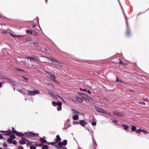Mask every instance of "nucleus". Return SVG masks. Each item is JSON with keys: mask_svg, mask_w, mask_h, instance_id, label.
<instances>
[{"mask_svg": "<svg viewBox=\"0 0 149 149\" xmlns=\"http://www.w3.org/2000/svg\"><path fill=\"white\" fill-rule=\"evenodd\" d=\"M96 111L100 113H104L106 114L111 115V113L104 109H102L99 108L97 107L96 108Z\"/></svg>", "mask_w": 149, "mask_h": 149, "instance_id": "1", "label": "nucleus"}, {"mask_svg": "<svg viewBox=\"0 0 149 149\" xmlns=\"http://www.w3.org/2000/svg\"><path fill=\"white\" fill-rule=\"evenodd\" d=\"M135 132L137 133L141 134L143 133L145 134L148 133L147 131L141 129H139L137 130Z\"/></svg>", "mask_w": 149, "mask_h": 149, "instance_id": "2", "label": "nucleus"}, {"mask_svg": "<svg viewBox=\"0 0 149 149\" xmlns=\"http://www.w3.org/2000/svg\"><path fill=\"white\" fill-rule=\"evenodd\" d=\"M26 58L27 59H29L30 61L32 60L34 62H37L38 61V58L36 57H26Z\"/></svg>", "mask_w": 149, "mask_h": 149, "instance_id": "3", "label": "nucleus"}, {"mask_svg": "<svg viewBox=\"0 0 149 149\" xmlns=\"http://www.w3.org/2000/svg\"><path fill=\"white\" fill-rule=\"evenodd\" d=\"M44 57L45 58L47 59H49L51 60L52 61V62H59L58 61L56 60V59H54V58H53L52 57H50L49 58H48L47 57L44 56Z\"/></svg>", "mask_w": 149, "mask_h": 149, "instance_id": "4", "label": "nucleus"}, {"mask_svg": "<svg viewBox=\"0 0 149 149\" xmlns=\"http://www.w3.org/2000/svg\"><path fill=\"white\" fill-rule=\"evenodd\" d=\"M26 141V139L25 138H22V139L19 141V143L21 144H25Z\"/></svg>", "mask_w": 149, "mask_h": 149, "instance_id": "5", "label": "nucleus"}, {"mask_svg": "<svg viewBox=\"0 0 149 149\" xmlns=\"http://www.w3.org/2000/svg\"><path fill=\"white\" fill-rule=\"evenodd\" d=\"M114 62L115 63H116L117 64H123L122 62L120 59L119 58H117L116 61H115Z\"/></svg>", "mask_w": 149, "mask_h": 149, "instance_id": "6", "label": "nucleus"}, {"mask_svg": "<svg viewBox=\"0 0 149 149\" xmlns=\"http://www.w3.org/2000/svg\"><path fill=\"white\" fill-rule=\"evenodd\" d=\"M13 132L14 134H15L16 132L17 135L19 136L22 137L24 136V134H23L20 133H19L18 132H17L14 130H13Z\"/></svg>", "mask_w": 149, "mask_h": 149, "instance_id": "7", "label": "nucleus"}, {"mask_svg": "<svg viewBox=\"0 0 149 149\" xmlns=\"http://www.w3.org/2000/svg\"><path fill=\"white\" fill-rule=\"evenodd\" d=\"M79 123L81 125L83 126H85L86 125V123L84 120H80L79 121Z\"/></svg>", "mask_w": 149, "mask_h": 149, "instance_id": "8", "label": "nucleus"}, {"mask_svg": "<svg viewBox=\"0 0 149 149\" xmlns=\"http://www.w3.org/2000/svg\"><path fill=\"white\" fill-rule=\"evenodd\" d=\"M28 134L31 137H33L35 136H38V134H35L34 133L31 132H29L28 133Z\"/></svg>", "mask_w": 149, "mask_h": 149, "instance_id": "9", "label": "nucleus"}, {"mask_svg": "<svg viewBox=\"0 0 149 149\" xmlns=\"http://www.w3.org/2000/svg\"><path fill=\"white\" fill-rule=\"evenodd\" d=\"M56 78V77L55 76L54 74H52V76H51V79L53 81H54L55 82L57 83H58V81L55 79Z\"/></svg>", "mask_w": 149, "mask_h": 149, "instance_id": "10", "label": "nucleus"}, {"mask_svg": "<svg viewBox=\"0 0 149 149\" xmlns=\"http://www.w3.org/2000/svg\"><path fill=\"white\" fill-rule=\"evenodd\" d=\"M10 34L11 36H13L14 37H15V38H17V37H22V38H24V36H23V35H14L12 34L11 33H10Z\"/></svg>", "mask_w": 149, "mask_h": 149, "instance_id": "11", "label": "nucleus"}, {"mask_svg": "<svg viewBox=\"0 0 149 149\" xmlns=\"http://www.w3.org/2000/svg\"><path fill=\"white\" fill-rule=\"evenodd\" d=\"M30 45H35L38 46L39 45V44L37 42H31L29 43Z\"/></svg>", "mask_w": 149, "mask_h": 149, "instance_id": "12", "label": "nucleus"}, {"mask_svg": "<svg viewBox=\"0 0 149 149\" xmlns=\"http://www.w3.org/2000/svg\"><path fill=\"white\" fill-rule=\"evenodd\" d=\"M79 118V116L77 114H75L73 117V119L74 120H76L78 119Z\"/></svg>", "mask_w": 149, "mask_h": 149, "instance_id": "13", "label": "nucleus"}, {"mask_svg": "<svg viewBox=\"0 0 149 149\" xmlns=\"http://www.w3.org/2000/svg\"><path fill=\"white\" fill-rule=\"evenodd\" d=\"M126 34L127 36H129L130 34V31L129 28L127 29Z\"/></svg>", "mask_w": 149, "mask_h": 149, "instance_id": "14", "label": "nucleus"}, {"mask_svg": "<svg viewBox=\"0 0 149 149\" xmlns=\"http://www.w3.org/2000/svg\"><path fill=\"white\" fill-rule=\"evenodd\" d=\"M32 40V38L31 37H29L27 38H26L25 39V42H27L31 41Z\"/></svg>", "mask_w": 149, "mask_h": 149, "instance_id": "15", "label": "nucleus"}, {"mask_svg": "<svg viewBox=\"0 0 149 149\" xmlns=\"http://www.w3.org/2000/svg\"><path fill=\"white\" fill-rule=\"evenodd\" d=\"M39 91L38 90H35L33 91V95H34L36 94H37L39 93Z\"/></svg>", "mask_w": 149, "mask_h": 149, "instance_id": "16", "label": "nucleus"}, {"mask_svg": "<svg viewBox=\"0 0 149 149\" xmlns=\"http://www.w3.org/2000/svg\"><path fill=\"white\" fill-rule=\"evenodd\" d=\"M40 141L41 142H42V143H45L47 142V141L46 140H45V139H44L42 138H40Z\"/></svg>", "mask_w": 149, "mask_h": 149, "instance_id": "17", "label": "nucleus"}, {"mask_svg": "<svg viewBox=\"0 0 149 149\" xmlns=\"http://www.w3.org/2000/svg\"><path fill=\"white\" fill-rule=\"evenodd\" d=\"M137 130H136V127L135 126H132L131 128V130L132 131H134L135 130L136 131Z\"/></svg>", "mask_w": 149, "mask_h": 149, "instance_id": "18", "label": "nucleus"}, {"mask_svg": "<svg viewBox=\"0 0 149 149\" xmlns=\"http://www.w3.org/2000/svg\"><path fill=\"white\" fill-rule=\"evenodd\" d=\"M122 126L124 127L125 130H126L129 128V126L125 125H122Z\"/></svg>", "mask_w": 149, "mask_h": 149, "instance_id": "19", "label": "nucleus"}, {"mask_svg": "<svg viewBox=\"0 0 149 149\" xmlns=\"http://www.w3.org/2000/svg\"><path fill=\"white\" fill-rule=\"evenodd\" d=\"M61 140V139L60 137L59 136V135H57L56 136V141H60Z\"/></svg>", "mask_w": 149, "mask_h": 149, "instance_id": "20", "label": "nucleus"}, {"mask_svg": "<svg viewBox=\"0 0 149 149\" xmlns=\"http://www.w3.org/2000/svg\"><path fill=\"white\" fill-rule=\"evenodd\" d=\"M77 99V100L79 102H80L81 103H82L83 102V100H82V99H81L80 97H78Z\"/></svg>", "mask_w": 149, "mask_h": 149, "instance_id": "21", "label": "nucleus"}, {"mask_svg": "<svg viewBox=\"0 0 149 149\" xmlns=\"http://www.w3.org/2000/svg\"><path fill=\"white\" fill-rule=\"evenodd\" d=\"M33 31L31 30H26V32L27 33H30V34H32Z\"/></svg>", "mask_w": 149, "mask_h": 149, "instance_id": "22", "label": "nucleus"}, {"mask_svg": "<svg viewBox=\"0 0 149 149\" xmlns=\"http://www.w3.org/2000/svg\"><path fill=\"white\" fill-rule=\"evenodd\" d=\"M73 113L74 114H77V115L79 114V113L78 112V111L74 110H72Z\"/></svg>", "mask_w": 149, "mask_h": 149, "instance_id": "23", "label": "nucleus"}, {"mask_svg": "<svg viewBox=\"0 0 149 149\" xmlns=\"http://www.w3.org/2000/svg\"><path fill=\"white\" fill-rule=\"evenodd\" d=\"M33 91H29L28 92V94L29 95H33Z\"/></svg>", "mask_w": 149, "mask_h": 149, "instance_id": "24", "label": "nucleus"}, {"mask_svg": "<svg viewBox=\"0 0 149 149\" xmlns=\"http://www.w3.org/2000/svg\"><path fill=\"white\" fill-rule=\"evenodd\" d=\"M67 141L66 140H64L63 142V145L64 146H65L67 144Z\"/></svg>", "mask_w": 149, "mask_h": 149, "instance_id": "25", "label": "nucleus"}, {"mask_svg": "<svg viewBox=\"0 0 149 149\" xmlns=\"http://www.w3.org/2000/svg\"><path fill=\"white\" fill-rule=\"evenodd\" d=\"M33 32H34V34H33V35L34 36H37L38 35V32L37 31H33Z\"/></svg>", "mask_w": 149, "mask_h": 149, "instance_id": "26", "label": "nucleus"}, {"mask_svg": "<svg viewBox=\"0 0 149 149\" xmlns=\"http://www.w3.org/2000/svg\"><path fill=\"white\" fill-rule=\"evenodd\" d=\"M48 148V147L47 145H45L42 147V149H47Z\"/></svg>", "mask_w": 149, "mask_h": 149, "instance_id": "27", "label": "nucleus"}, {"mask_svg": "<svg viewBox=\"0 0 149 149\" xmlns=\"http://www.w3.org/2000/svg\"><path fill=\"white\" fill-rule=\"evenodd\" d=\"M52 104L54 106H56L57 105V104L56 102H52Z\"/></svg>", "mask_w": 149, "mask_h": 149, "instance_id": "28", "label": "nucleus"}, {"mask_svg": "<svg viewBox=\"0 0 149 149\" xmlns=\"http://www.w3.org/2000/svg\"><path fill=\"white\" fill-rule=\"evenodd\" d=\"M117 115L119 116L120 117H122L123 115V114L120 113L118 112L117 114Z\"/></svg>", "mask_w": 149, "mask_h": 149, "instance_id": "29", "label": "nucleus"}, {"mask_svg": "<svg viewBox=\"0 0 149 149\" xmlns=\"http://www.w3.org/2000/svg\"><path fill=\"white\" fill-rule=\"evenodd\" d=\"M11 132H7L5 133V134L7 135H9L10 134Z\"/></svg>", "mask_w": 149, "mask_h": 149, "instance_id": "30", "label": "nucleus"}, {"mask_svg": "<svg viewBox=\"0 0 149 149\" xmlns=\"http://www.w3.org/2000/svg\"><path fill=\"white\" fill-rule=\"evenodd\" d=\"M30 148L31 149H36V147L33 146H30Z\"/></svg>", "mask_w": 149, "mask_h": 149, "instance_id": "31", "label": "nucleus"}, {"mask_svg": "<svg viewBox=\"0 0 149 149\" xmlns=\"http://www.w3.org/2000/svg\"><path fill=\"white\" fill-rule=\"evenodd\" d=\"M7 141L10 143H12V141L11 139H8Z\"/></svg>", "mask_w": 149, "mask_h": 149, "instance_id": "32", "label": "nucleus"}, {"mask_svg": "<svg viewBox=\"0 0 149 149\" xmlns=\"http://www.w3.org/2000/svg\"><path fill=\"white\" fill-rule=\"evenodd\" d=\"M92 125H95L96 124V122L95 121H93L92 123Z\"/></svg>", "mask_w": 149, "mask_h": 149, "instance_id": "33", "label": "nucleus"}, {"mask_svg": "<svg viewBox=\"0 0 149 149\" xmlns=\"http://www.w3.org/2000/svg\"><path fill=\"white\" fill-rule=\"evenodd\" d=\"M58 145H59V146H61L63 145V142H59L58 143Z\"/></svg>", "mask_w": 149, "mask_h": 149, "instance_id": "34", "label": "nucleus"}, {"mask_svg": "<svg viewBox=\"0 0 149 149\" xmlns=\"http://www.w3.org/2000/svg\"><path fill=\"white\" fill-rule=\"evenodd\" d=\"M62 103L60 102H57V104L58 105H59V106H61V105H62Z\"/></svg>", "mask_w": 149, "mask_h": 149, "instance_id": "35", "label": "nucleus"}, {"mask_svg": "<svg viewBox=\"0 0 149 149\" xmlns=\"http://www.w3.org/2000/svg\"><path fill=\"white\" fill-rule=\"evenodd\" d=\"M62 109V107H61V106H59L58 109H57V110L58 111H59L60 110H61Z\"/></svg>", "mask_w": 149, "mask_h": 149, "instance_id": "36", "label": "nucleus"}, {"mask_svg": "<svg viewBox=\"0 0 149 149\" xmlns=\"http://www.w3.org/2000/svg\"><path fill=\"white\" fill-rule=\"evenodd\" d=\"M18 149H24V148L22 146H19L18 147Z\"/></svg>", "mask_w": 149, "mask_h": 149, "instance_id": "37", "label": "nucleus"}, {"mask_svg": "<svg viewBox=\"0 0 149 149\" xmlns=\"http://www.w3.org/2000/svg\"><path fill=\"white\" fill-rule=\"evenodd\" d=\"M81 96L85 97L86 96V95L85 94L81 93L80 95Z\"/></svg>", "mask_w": 149, "mask_h": 149, "instance_id": "38", "label": "nucleus"}, {"mask_svg": "<svg viewBox=\"0 0 149 149\" xmlns=\"http://www.w3.org/2000/svg\"><path fill=\"white\" fill-rule=\"evenodd\" d=\"M3 146L4 147H7V144L5 143H4L3 144Z\"/></svg>", "mask_w": 149, "mask_h": 149, "instance_id": "39", "label": "nucleus"}, {"mask_svg": "<svg viewBox=\"0 0 149 149\" xmlns=\"http://www.w3.org/2000/svg\"><path fill=\"white\" fill-rule=\"evenodd\" d=\"M10 138L12 139H14L15 138V136L14 135H11L10 136Z\"/></svg>", "mask_w": 149, "mask_h": 149, "instance_id": "40", "label": "nucleus"}, {"mask_svg": "<svg viewBox=\"0 0 149 149\" xmlns=\"http://www.w3.org/2000/svg\"><path fill=\"white\" fill-rule=\"evenodd\" d=\"M14 144H15L16 143V141H14L13 142H12V143Z\"/></svg>", "mask_w": 149, "mask_h": 149, "instance_id": "41", "label": "nucleus"}, {"mask_svg": "<svg viewBox=\"0 0 149 149\" xmlns=\"http://www.w3.org/2000/svg\"><path fill=\"white\" fill-rule=\"evenodd\" d=\"M139 104H143L144 105H145V103L143 102H139Z\"/></svg>", "mask_w": 149, "mask_h": 149, "instance_id": "42", "label": "nucleus"}, {"mask_svg": "<svg viewBox=\"0 0 149 149\" xmlns=\"http://www.w3.org/2000/svg\"><path fill=\"white\" fill-rule=\"evenodd\" d=\"M116 81H117V82L120 81V82H121V81H120L119 80V79L118 78H116Z\"/></svg>", "mask_w": 149, "mask_h": 149, "instance_id": "43", "label": "nucleus"}, {"mask_svg": "<svg viewBox=\"0 0 149 149\" xmlns=\"http://www.w3.org/2000/svg\"><path fill=\"white\" fill-rule=\"evenodd\" d=\"M22 77L25 80H28V79L25 77Z\"/></svg>", "mask_w": 149, "mask_h": 149, "instance_id": "44", "label": "nucleus"}, {"mask_svg": "<svg viewBox=\"0 0 149 149\" xmlns=\"http://www.w3.org/2000/svg\"><path fill=\"white\" fill-rule=\"evenodd\" d=\"M42 146V145L41 143H40L38 145V146Z\"/></svg>", "mask_w": 149, "mask_h": 149, "instance_id": "45", "label": "nucleus"}, {"mask_svg": "<svg viewBox=\"0 0 149 149\" xmlns=\"http://www.w3.org/2000/svg\"><path fill=\"white\" fill-rule=\"evenodd\" d=\"M3 138V136H2L1 135V134H0V139H1L2 138Z\"/></svg>", "mask_w": 149, "mask_h": 149, "instance_id": "46", "label": "nucleus"}, {"mask_svg": "<svg viewBox=\"0 0 149 149\" xmlns=\"http://www.w3.org/2000/svg\"><path fill=\"white\" fill-rule=\"evenodd\" d=\"M118 112H114V113H115V114L117 115V114L118 113Z\"/></svg>", "mask_w": 149, "mask_h": 149, "instance_id": "47", "label": "nucleus"}, {"mask_svg": "<svg viewBox=\"0 0 149 149\" xmlns=\"http://www.w3.org/2000/svg\"><path fill=\"white\" fill-rule=\"evenodd\" d=\"M17 69L18 70H19V71H24V70H22L21 69Z\"/></svg>", "mask_w": 149, "mask_h": 149, "instance_id": "48", "label": "nucleus"}, {"mask_svg": "<svg viewBox=\"0 0 149 149\" xmlns=\"http://www.w3.org/2000/svg\"><path fill=\"white\" fill-rule=\"evenodd\" d=\"M87 92L89 93V94H91V92L89 91V90H87Z\"/></svg>", "mask_w": 149, "mask_h": 149, "instance_id": "49", "label": "nucleus"}, {"mask_svg": "<svg viewBox=\"0 0 149 149\" xmlns=\"http://www.w3.org/2000/svg\"><path fill=\"white\" fill-rule=\"evenodd\" d=\"M113 122L115 124L116 123H117V121L116 120H114L113 121Z\"/></svg>", "mask_w": 149, "mask_h": 149, "instance_id": "50", "label": "nucleus"}, {"mask_svg": "<svg viewBox=\"0 0 149 149\" xmlns=\"http://www.w3.org/2000/svg\"><path fill=\"white\" fill-rule=\"evenodd\" d=\"M36 26V24L33 25L32 26V27H33V28H34V27H35Z\"/></svg>", "mask_w": 149, "mask_h": 149, "instance_id": "51", "label": "nucleus"}, {"mask_svg": "<svg viewBox=\"0 0 149 149\" xmlns=\"http://www.w3.org/2000/svg\"><path fill=\"white\" fill-rule=\"evenodd\" d=\"M35 145L36 146H38V144L37 143H35Z\"/></svg>", "mask_w": 149, "mask_h": 149, "instance_id": "52", "label": "nucleus"}, {"mask_svg": "<svg viewBox=\"0 0 149 149\" xmlns=\"http://www.w3.org/2000/svg\"><path fill=\"white\" fill-rule=\"evenodd\" d=\"M126 23L127 25H128V22L127 20V19H126Z\"/></svg>", "mask_w": 149, "mask_h": 149, "instance_id": "53", "label": "nucleus"}, {"mask_svg": "<svg viewBox=\"0 0 149 149\" xmlns=\"http://www.w3.org/2000/svg\"><path fill=\"white\" fill-rule=\"evenodd\" d=\"M55 144V143H54V142H53V143H51V144L52 145H54V144Z\"/></svg>", "mask_w": 149, "mask_h": 149, "instance_id": "54", "label": "nucleus"}, {"mask_svg": "<svg viewBox=\"0 0 149 149\" xmlns=\"http://www.w3.org/2000/svg\"><path fill=\"white\" fill-rule=\"evenodd\" d=\"M83 91H87V90L86 89H84L83 90Z\"/></svg>", "mask_w": 149, "mask_h": 149, "instance_id": "55", "label": "nucleus"}, {"mask_svg": "<svg viewBox=\"0 0 149 149\" xmlns=\"http://www.w3.org/2000/svg\"><path fill=\"white\" fill-rule=\"evenodd\" d=\"M143 101H146V99H143Z\"/></svg>", "mask_w": 149, "mask_h": 149, "instance_id": "56", "label": "nucleus"}, {"mask_svg": "<svg viewBox=\"0 0 149 149\" xmlns=\"http://www.w3.org/2000/svg\"><path fill=\"white\" fill-rule=\"evenodd\" d=\"M2 86L1 84V82H0V87H1Z\"/></svg>", "mask_w": 149, "mask_h": 149, "instance_id": "57", "label": "nucleus"}, {"mask_svg": "<svg viewBox=\"0 0 149 149\" xmlns=\"http://www.w3.org/2000/svg\"><path fill=\"white\" fill-rule=\"evenodd\" d=\"M74 123H77V124H78V122H74Z\"/></svg>", "mask_w": 149, "mask_h": 149, "instance_id": "58", "label": "nucleus"}, {"mask_svg": "<svg viewBox=\"0 0 149 149\" xmlns=\"http://www.w3.org/2000/svg\"><path fill=\"white\" fill-rule=\"evenodd\" d=\"M2 16L1 15H0V18H1L2 17Z\"/></svg>", "mask_w": 149, "mask_h": 149, "instance_id": "59", "label": "nucleus"}, {"mask_svg": "<svg viewBox=\"0 0 149 149\" xmlns=\"http://www.w3.org/2000/svg\"><path fill=\"white\" fill-rule=\"evenodd\" d=\"M52 74H50V76H51H51H52Z\"/></svg>", "mask_w": 149, "mask_h": 149, "instance_id": "60", "label": "nucleus"}, {"mask_svg": "<svg viewBox=\"0 0 149 149\" xmlns=\"http://www.w3.org/2000/svg\"><path fill=\"white\" fill-rule=\"evenodd\" d=\"M0 149H3V148H0Z\"/></svg>", "mask_w": 149, "mask_h": 149, "instance_id": "61", "label": "nucleus"}]
</instances>
